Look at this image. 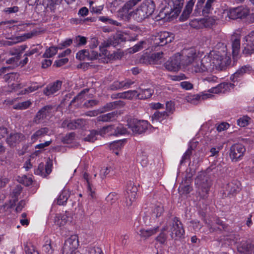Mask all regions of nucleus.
<instances>
[{
	"instance_id": "f257e3e1",
	"label": "nucleus",
	"mask_w": 254,
	"mask_h": 254,
	"mask_svg": "<svg viewBox=\"0 0 254 254\" xmlns=\"http://www.w3.org/2000/svg\"><path fill=\"white\" fill-rule=\"evenodd\" d=\"M225 64L223 56L220 52L213 51L201 59L198 57L188 70L193 73L211 72L215 69L222 70Z\"/></svg>"
},
{
	"instance_id": "f03ea898",
	"label": "nucleus",
	"mask_w": 254,
	"mask_h": 254,
	"mask_svg": "<svg viewBox=\"0 0 254 254\" xmlns=\"http://www.w3.org/2000/svg\"><path fill=\"white\" fill-rule=\"evenodd\" d=\"M155 9V4L153 0H144L133 11V17L137 21L141 22L151 16Z\"/></svg>"
},
{
	"instance_id": "7ed1b4c3",
	"label": "nucleus",
	"mask_w": 254,
	"mask_h": 254,
	"mask_svg": "<svg viewBox=\"0 0 254 254\" xmlns=\"http://www.w3.org/2000/svg\"><path fill=\"white\" fill-rule=\"evenodd\" d=\"M195 184L197 187V193L200 197L203 199L206 198L211 185L208 177L203 174H200L195 179Z\"/></svg>"
},
{
	"instance_id": "20e7f679",
	"label": "nucleus",
	"mask_w": 254,
	"mask_h": 254,
	"mask_svg": "<svg viewBox=\"0 0 254 254\" xmlns=\"http://www.w3.org/2000/svg\"><path fill=\"white\" fill-rule=\"evenodd\" d=\"M181 57L183 66L189 67L198 57L196 50L193 48L184 49L181 53H178Z\"/></svg>"
},
{
	"instance_id": "39448f33",
	"label": "nucleus",
	"mask_w": 254,
	"mask_h": 254,
	"mask_svg": "<svg viewBox=\"0 0 254 254\" xmlns=\"http://www.w3.org/2000/svg\"><path fill=\"white\" fill-rule=\"evenodd\" d=\"M79 241L77 235H71L64 242L62 250L63 254H71V253L77 251Z\"/></svg>"
},
{
	"instance_id": "423d86ee",
	"label": "nucleus",
	"mask_w": 254,
	"mask_h": 254,
	"mask_svg": "<svg viewBox=\"0 0 254 254\" xmlns=\"http://www.w3.org/2000/svg\"><path fill=\"white\" fill-rule=\"evenodd\" d=\"M127 126L133 133L141 134L148 128V123L146 121L133 119L128 123Z\"/></svg>"
},
{
	"instance_id": "0eeeda50",
	"label": "nucleus",
	"mask_w": 254,
	"mask_h": 254,
	"mask_svg": "<svg viewBox=\"0 0 254 254\" xmlns=\"http://www.w3.org/2000/svg\"><path fill=\"white\" fill-rule=\"evenodd\" d=\"M171 237L172 238L182 237L185 234L181 222L177 217H174L170 223Z\"/></svg>"
},
{
	"instance_id": "6e6552de",
	"label": "nucleus",
	"mask_w": 254,
	"mask_h": 254,
	"mask_svg": "<svg viewBox=\"0 0 254 254\" xmlns=\"http://www.w3.org/2000/svg\"><path fill=\"white\" fill-rule=\"evenodd\" d=\"M174 39L173 34L166 31L160 32L155 36L153 39V45L155 47L163 46L171 42Z\"/></svg>"
},
{
	"instance_id": "1a4fd4ad",
	"label": "nucleus",
	"mask_w": 254,
	"mask_h": 254,
	"mask_svg": "<svg viewBox=\"0 0 254 254\" xmlns=\"http://www.w3.org/2000/svg\"><path fill=\"white\" fill-rule=\"evenodd\" d=\"M19 74L17 73H7L4 76L5 82H7L8 86L10 88L9 91L17 90L21 88V84L19 83Z\"/></svg>"
},
{
	"instance_id": "9d476101",
	"label": "nucleus",
	"mask_w": 254,
	"mask_h": 254,
	"mask_svg": "<svg viewBox=\"0 0 254 254\" xmlns=\"http://www.w3.org/2000/svg\"><path fill=\"white\" fill-rule=\"evenodd\" d=\"M243 54L246 56L254 54V31L251 32L245 38Z\"/></svg>"
},
{
	"instance_id": "9b49d317",
	"label": "nucleus",
	"mask_w": 254,
	"mask_h": 254,
	"mask_svg": "<svg viewBox=\"0 0 254 254\" xmlns=\"http://www.w3.org/2000/svg\"><path fill=\"white\" fill-rule=\"evenodd\" d=\"M246 149L241 144H235L232 145L230 150V157L232 161L236 162L241 159L243 156Z\"/></svg>"
},
{
	"instance_id": "f8f14e48",
	"label": "nucleus",
	"mask_w": 254,
	"mask_h": 254,
	"mask_svg": "<svg viewBox=\"0 0 254 254\" xmlns=\"http://www.w3.org/2000/svg\"><path fill=\"white\" fill-rule=\"evenodd\" d=\"M182 66L181 57L178 53L174 55L165 63V68L170 71H176Z\"/></svg>"
},
{
	"instance_id": "ddd939ff",
	"label": "nucleus",
	"mask_w": 254,
	"mask_h": 254,
	"mask_svg": "<svg viewBox=\"0 0 254 254\" xmlns=\"http://www.w3.org/2000/svg\"><path fill=\"white\" fill-rule=\"evenodd\" d=\"M249 13V10L248 8L238 7L230 9L227 13V16L230 19H236L246 17Z\"/></svg>"
},
{
	"instance_id": "4468645a",
	"label": "nucleus",
	"mask_w": 254,
	"mask_h": 254,
	"mask_svg": "<svg viewBox=\"0 0 254 254\" xmlns=\"http://www.w3.org/2000/svg\"><path fill=\"white\" fill-rule=\"evenodd\" d=\"M98 54L97 52L83 49L76 53V59L80 61H92L97 59Z\"/></svg>"
},
{
	"instance_id": "2eb2a0df",
	"label": "nucleus",
	"mask_w": 254,
	"mask_h": 254,
	"mask_svg": "<svg viewBox=\"0 0 254 254\" xmlns=\"http://www.w3.org/2000/svg\"><path fill=\"white\" fill-rule=\"evenodd\" d=\"M73 219L71 213L65 212L64 214H57L55 218V223L60 226H64L70 224Z\"/></svg>"
},
{
	"instance_id": "dca6fc26",
	"label": "nucleus",
	"mask_w": 254,
	"mask_h": 254,
	"mask_svg": "<svg viewBox=\"0 0 254 254\" xmlns=\"http://www.w3.org/2000/svg\"><path fill=\"white\" fill-rule=\"evenodd\" d=\"M52 166V161L49 159L47 160L46 165H44L43 163L39 165L38 168L35 171V174L40 175L43 177H46L51 173Z\"/></svg>"
},
{
	"instance_id": "f3484780",
	"label": "nucleus",
	"mask_w": 254,
	"mask_h": 254,
	"mask_svg": "<svg viewBox=\"0 0 254 254\" xmlns=\"http://www.w3.org/2000/svg\"><path fill=\"white\" fill-rule=\"evenodd\" d=\"M53 109L52 106L48 105L43 107L36 114L34 118V122L36 124L42 123L43 121L49 115L51 110Z\"/></svg>"
},
{
	"instance_id": "a211bd4d",
	"label": "nucleus",
	"mask_w": 254,
	"mask_h": 254,
	"mask_svg": "<svg viewBox=\"0 0 254 254\" xmlns=\"http://www.w3.org/2000/svg\"><path fill=\"white\" fill-rule=\"evenodd\" d=\"M130 186H128L126 194V205L128 207L131 206L132 203L135 201L136 196L137 188L136 187H132L131 189H129Z\"/></svg>"
},
{
	"instance_id": "6ab92c4d",
	"label": "nucleus",
	"mask_w": 254,
	"mask_h": 254,
	"mask_svg": "<svg viewBox=\"0 0 254 254\" xmlns=\"http://www.w3.org/2000/svg\"><path fill=\"white\" fill-rule=\"evenodd\" d=\"M62 84V82L59 80L50 84L44 89L43 93L46 96H51L61 89Z\"/></svg>"
},
{
	"instance_id": "aec40b11",
	"label": "nucleus",
	"mask_w": 254,
	"mask_h": 254,
	"mask_svg": "<svg viewBox=\"0 0 254 254\" xmlns=\"http://www.w3.org/2000/svg\"><path fill=\"white\" fill-rule=\"evenodd\" d=\"M24 136L20 133H11L6 138V142L11 146H15L24 140Z\"/></svg>"
},
{
	"instance_id": "412c9836",
	"label": "nucleus",
	"mask_w": 254,
	"mask_h": 254,
	"mask_svg": "<svg viewBox=\"0 0 254 254\" xmlns=\"http://www.w3.org/2000/svg\"><path fill=\"white\" fill-rule=\"evenodd\" d=\"M134 83V81L130 79H126L122 81H115L111 86V89L113 90H117L121 88L127 89Z\"/></svg>"
},
{
	"instance_id": "4be33fe9",
	"label": "nucleus",
	"mask_w": 254,
	"mask_h": 254,
	"mask_svg": "<svg viewBox=\"0 0 254 254\" xmlns=\"http://www.w3.org/2000/svg\"><path fill=\"white\" fill-rule=\"evenodd\" d=\"M233 84L231 83H222L219 84L218 86L211 88L209 91L211 93H225L230 90V88L233 87Z\"/></svg>"
},
{
	"instance_id": "5701e85b",
	"label": "nucleus",
	"mask_w": 254,
	"mask_h": 254,
	"mask_svg": "<svg viewBox=\"0 0 254 254\" xmlns=\"http://www.w3.org/2000/svg\"><path fill=\"white\" fill-rule=\"evenodd\" d=\"M238 251L245 254H251L254 251V248L247 241H243L237 246Z\"/></svg>"
},
{
	"instance_id": "b1692460",
	"label": "nucleus",
	"mask_w": 254,
	"mask_h": 254,
	"mask_svg": "<svg viewBox=\"0 0 254 254\" xmlns=\"http://www.w3.org/2000/svg\"><path fill=\"white\" fill-rule=\"evenodd\" d=\"M118 117L117 112H113L98 116L96 120L98 122H111L116 119Z\"/></svg>"
},
{
	"instance_id": "393cba45",
	"label": "nucleus",
	"mask_w": 254,
	"mask_h": 254,
	"mask_svg": "<svg viewBox=\"0 0 254 254\" xmlns=\"http://www.w3.org/2000/svg\"><path fill=\"white\" fill-rule=\"evenodd\" d=\"M44 244L43 245L42 250L46 253L52 254L54 251L53 243L52 240L48 237L44 238Z\"/></svg>"
},
{
	"instance_id": "a878e982",
	"label": "nucleus",
	"mask_w": 254,
	"mask_h": 254,
	"mask_svg": "<svg viewBox=\"0 0 254 254\" xmlns=\"http://www.w3.org/2000/svg\"><path fill=\"white\" fill-rule=\"evenodd\" d=\"M140 91L138 92L137 95V97L139 99H146L150 98L153 93H154V90L151 88H147V89H141L140 88Z\"/></svg>"
},
{
	"instance_id": "bb28decb",
	"label": "nucleus",
	"mask_w": 254,
	"mask_h": 254,
	"mask_svg": "<svg viewBox=\"0 0 254 254\" xmlns=\"http://www.w3.org/2000/svg\"><path fill=\"white\" fill-rule=\"evenodd\" d=\"M251 69L252 67L249 65H244L242 66L231 76L232 80L234 81L237 80L238 77L243 75L244 74L249 72Z\"/></svg>"
},
{
	"instance_id": "cd10ccee",
	"label": "nucleus",
	"mask_w": 254,
	"mask_h": 254,
	"mask_svg": "<svg viewBox=\"0 0 254 254\" xmlns=\"http://www.w3.org/2000/svg\"><path fill=\"white\" fill-rule=\"evenodd\" d=\"M63 0H45L43 4L46 9H49L51 11H54L57 5L60 4Z\"/></svg>"
},
{
	"instance_id": "c85d7f7f",
	"label": "nucleus",
	"mask_w": 254,
	"mask_h": 254,
	"mask_svg": "<svg viewBox=\"0 0 254 254\" xmlns=\"http://www.w3.org/2000/svg\"><path fill=\"white\" fill-rule=\"evenodd\" d=\"M32 103L30 100H27L16 103L13 106V108L15 110H24L29 108L32 105Z\"/></svg>"
},
{
	"instance_id": "c756f323",
	"label": "nucleus",
	"mask_w": 254,
	"mask_h": 254,
	"mask_svg": "<svg viewBox=\"0 0 254 254\" xmlns=\"http://www.w3.org/2000/svg\"><path fill=\"white\" fill-rule=\"evenodd\" d=\"M138 92L136 90H128L123 93H119L118 96L120 98L132 99L134 97H137Z\"/></svg>"
},
{
	"instance_id": "7c9ffc66",
	"label": "nucleus",
	"mask_w": 254,
	"mask_h": 254,
	"mask_svg": "<svg viewBox=\"0 0 254 254\" xmlns=\"http://www.w3.org/2000/svg\"><path fill=\"white\" fill-rule=\"evenodd\" d=\"M69 197V191L66 190H63L58 198V204L59 205H64L66 202Z\"/></svg>"
},
{
	"instance_id": "2f4dec72",
	"label": "nucleus",
	"mask_w": 254,
	"mask_h": 254,
	"mask_svg": "<svg viewBox=\"0 0 254 254\" xmlns=\"http://www.w3.org/2000/svg\"><path fill=\"white\" fill-rule=\"evenodd\" d=\"M137 160L143 167L146 166L148 163L147 153L143 151L138 152L137 155Z\"/></svg>"
},
{
	"instance_id": "473e14b6",
	"label": "nucleus",
	"mask_w": 254,
	"mask_h": 254,
	"mask_svg": "<svg viewBox=\"0 0 254 254\" xmlns=\"http://www.w3.org/2000/svg\"><path fill=\"white\" fill-rule=\"evenodd\" d=\"M49 129L47 127L42 128L37 130L32 136L31 140L32 142L36 141L39 137L45 135L48 132Z\"/></svg>"
},
{
	"instance_id": "72a5a7b5",
	"label": "nucleus",
	"mask_w": 254,
	"mask_h": 254,
	"mask_svg": "<svg viewBox=\"0 0 254 254\" xmlns=\"http://www.w3.org/2000/svg\"><path fill=\"white\" fill-rule=\"evenodd\" d=\"M232 47L233 57H236L238 55L240 49V39L239 38L233 39Z\"/></svg>"
},
{
	"instance_id": "f704fd0d",
	"label": "nucleus",
	"mask_w": 254,
	"mask_h": 254,
	"mask_svg": "<svg viewBox=\"0 0 254 254\" xmlns=\"http://www.w3.org/2000/svg\"><path fill=\"white\" fill-rule=\"evenodd\" d=\"M215 1V0H207L202 10V13L203 15L206 16L211 12L213 9V3Z\"/></svg>"
},
{
	"instance_id": "c9c22d12",
	"label": "nucleus",
	"mask_w": 254,
	"mask_h": 254,
	"mask_svg": "<svg viewBox=\"0 0 254 254\" xmlns=\"http://www.w3.org/2000/svg\"><path fill=\"white\" fill-rule=\"evenodd\" d=\"M152 216L157 218L162 215L164 212L163 206L161 204L154 206L152 208Z\"/></svg>"
},
{
	"instance_id": "e433bc0d",
	"label": "nucleus",
	"mask_w": 254,
	"mask_h": 254,
	"mask_svg": "<svg viewBox=\"0 0 254 254\" xmlns=\"http://www.w3.org/2000/svg\"><path fill=\"white\" fill-rule=\"evenodd\" d=\"M239 185L235 184L234 182H231L227 184L226 190L228 194H234L239 190Z\"/></svg>"
},
{
	"instance_id": "4c0bfd02",
	"label": "nucleus",
	"mask_w": 254,
	"mask_h": 254,
	"mask_svg": "<svg viewBox=\"0 0 254 254\" xmlns=\"http://www.w3.org/2000/svg\"><path fill=\"white\" fill-rule=\"evenodd\" d=\"M141 0H129L126 2L123 6V10L129 12V10L131 9L135 5H136Z\"/></svg>"
},
{
	"instance_id": "58836bf2",
	"label": "nucleus",
	"mask_w": 254,
	"mask_h": 254,
	"mask_svg": "<svg viewBox=\"0 0 254 254\" xmlns=\"http://www.w3.org/2000/svg\"><path fill=\"white\" fill-rule=\"evenodd\" d=\"M131 16H133V11L128 12L125 10H123V7L118 11V17L121 19L128 20Z\"/></svg>"
},
{
	"instance_id": "ea45409f",
	"label": "nucleus",
	"mask_w": 254,
	"mask_h": 254,
	"mask_svg": "<svg viewBox=\"0 0 254 254\" xmlns=\"http://www.w3.org/2000/svg\"><path fill=\"white\" fill-rule=\"evenodd\" d=\"M158 227L149 230L141 229L140 231V235L141 237L146 238L155 234L158 231Z\"/></svg>"
},
{
	"instance_id": "a19ab883",
	"label": "nucleus",
	"mask_w": 254,
	"mask_h": 254,
	"mask_svg": "<svg viewBox=\"0 0 254 254\" xmlns=\"http://www.w3.org/2000/svg\"><path fill=\"white\" fill-rule=\"evenodd\" d=\"M99 20L103 22H104V23H106L107 24H111V25H113L121 26L122 25L121 23L118 22L116 20H115L111 18H110L108 16H100L99 17Z\"/></svg>"
},
{
	"instance_id": "79ce46f5",
	"label": "nucleus",
	"mask_w": 254,
	"mask_h": 254,
	"mask_svg": "<svg viewBox=\"0 0 254 254\" xmlns=\"http://www.w3.org/2000/svg\"><path fill=\"white\" fill-rule=\"evenodd\" d=\"M169 114L166 111L159 112L156 111L153 115V118L159 122L166 119Z\"/></svg>"
},
{
	"instance_id": "37998d69",
	"label": "nucleus",
	"mask_w": 254,
	"mask_h": 254,
	"mask_svg": "<svg viewBox=\"0 0 254 254\" xmlns=\"http://www.w3.org/2000/svg\"><path fill=\"white\" fill-rule=\"evenodd\" d=\"M58 47H50L47 49L43 55L44 58H51L55 55L58 51Z\"/></svg>"
},
{
	"instance_id": "c03bdc74",
	"label": "nucleus",
	"mask_w": 254,
	"mask_h": 254,
	"mask_svg": "<svg viewBox=\"0 0 254 254\" xmlns=\"http://www.w3.org/2000/svg\"><path fill=\"white\" fill-rule=\"evenodd\" d=\"M113 130H114V132H111V134H113V135L124 134L127 132L126 128L124 127L122 125H119L116 128L114 127Z\"/></svg>"
},
{
	"instance_id": "a18cd8bd",
	"label": "nucleus",
	"mask_w": 254,
	"mask_h": 254,
	"mask_svg": "<svg viewBox=\"0 0 254 254\" xmlns=\"http://www.w3.org/2000/svg\"><path fill=\"white\" fill-rule=\"evenodd\" d=\"M114 126L111 125L107 127H104L101 128L100 130L98 131V134L101 136H104L106 133H109L110 135H112L111 132H114L113 129Z\"/></svg>"
},
{
	"instance_id": "49530a36",
	"label": "nucleus",
	"mask_w": 254,
	"mask_h": 254,
	"mask_svg": "<svg viewBox=\"0 0 254 254\" xmlns=\"http://www.w3.org/2000/svg\"><path fill=\"white\" fill-rule=\"evenodd\" d=\"M42 48L43 47L41 45H37L36 46H33L30 50L25 54L24 56L27 57L30 56L35 54H40V50H41Z\"/></svg>"
},
{
	"instance_id": "de8ad7c7",
	"label": "nucleus",
	"mask_w": 254,
	"mask_h": 254,
	"mask_svg": "<svg viewBox=\"0 0 254 254\" xmlns=\"http://www.w3.org/2000/svg\"><path fill=\"white\" fill-rule=\"evenodd\" d=\"M190 25L191 27L196 29L202 28L203 25L202 21V18L194 19L191 20L190 22Z\"/></svg>"
},
{
	"instance_id": "09e8293b",
	"label": "nucleus",
	"mask_w": 254,
	"mask_h": 254,
	"mask_svg": "<svg viewBox=\"0 0 254 254\" xmlns=\"http://www.w3.org/2000/svg\"><path fill=\"white\" fill-rule=\"evenodd\" d=\"M203 28L209 27L213 25L215 22V19L211 17L202 18Z\"/></svg>"
},
{
	"instance_id": "8fccbe9b",
	"label": "nucleus",
	"mask_w": 254,
	"mask_h": 254,
	"mask_svg": "<svg viewBox=\"0 0 254 254\" xmlns=\"http://www.w3.org/2000/svg\"><path fill=\"white\" fill-rule=\"evenodd\" d=\"M250 118L246 116L240 118L237 120V124L241 127H245L249 125Z\"/></svg>"
},
{
	"instance_id": "3c124183",
	"label": "nucleus",
	"mask_w": 254,
	"mask_h": 254,
	"mask_svg": "<svg viewBox=\"0 0 254 254\" xmlns=\"http://www.w3.org/2000/svg\"><path fill=\"white\" fill-rule=\"evenodd\" d=\"M98 134V131L92 130L90 131V133L84 139L85 141L94 142L97 139L96 135Z\"/></svg>"
},
{
	"instance_id": "603ef678",
	"label": "nucleus",
	"mask_w": 254,
	"mask_h": 254,
	"mask_svg": "<svg viewBox=\"0 0 254 254\" xmlns=\"http://www.w3.org/2000/svg\"><path fill=\"white\" fill-rule=\"evenodd\" d=\"M201 97L198 95H190L187 97V100L188 102L194 105L198 104Z\"/></svg>"
},
{
	"instance_id": "864d4df0",
	"label": "nucleus",
	"mask_w": 254,
	"mask_h": 254,
	"mask_svg": "<svg viewBox=\"0 0 254 254\" xmlns=\"http://www.w3.org/2000/svg\"><path fill=\"white\" fill-rule=\"evenodd\" d=\"M116 46L122 42L125 41L126 39L122 33H117L112 38Z\"/></svg>"
},
{
	"instance_id": "5fc2aeb1",
	"label": "nucleus",
	"mask_w": 254,
	"mask_h": 254,
	"mask_svg": "<svg viewBox=\"0 0 254 254\" xmlns=\"http://www.w3.org/2000/svg\"><path fill=\"white\" fill-rule=\"evenodd\" d=\"M74 123L75 120L70 122L68 121H64L62 123V126L63 127H67L70 129H76L77 128L76 125H75Z\"/></svg>"
},
{
	"instance_id": "6e6d98bb",
	"label": "nucleus",
	"mask_w": 254,
	"mask_h": 254,
	"mask_svg": "<svg viewBox=\"0 0 254 254\" xmlns=\"http://www.w3.org/2000/svg\"><path fill=\"white\" fill-rule=\"evenodd\" d=\"M86 254H103L102 251L98 247H90L86 250Z\"/></svg>"
},
{
	"instance_id": "4d7b16f0",
	"label": "nucleus",
	"mask_w": 254,
	"mask_h": 254,
	"mask_svg": "<svg viewBox=\"0 0 254 254\" xmlns=\"http://www.w3.org/2000/svg\"><path fill=\"white\" fill-rule=\"evenodd\" d=\"M163 55V53L162 52L153 54L150 57V61L152 62L153 63H156L162 59Z\"/></svg>"
},
{
	"instance_id": "13d9d810",
	"label": "nucleus",
	"mask_w": 254,
	"mask_h": 254,
	"mask_svg": "<svg viewBox=\"0 0 254 254\" xmlns=\"http://www.w3.org/2000/svg\"><path fill=\"white\" fill-rule=\"evenodd\" d=\"M122 143L123 142L121 140L114 141L110 144V149H112L113 151L118 150L121 148Z\"/></svg>"
},
{
	"instance_id": "bf43d9fd",
	"label": "nucleus",
	"mask_w": 254,
	"mask_h": 254,
	"mask_svg": "<svg viewBox=\"0 0 254 254\" xmlns=\"http://www.w3.org/2000/svg\"><path fill=\"white\" fill-rule=\"evenodd\" d=\"M192 148L191 146H190L184 154L182 160H181V164H182L183 162H185L187 160L190 159L191 154H192Z\"/></svg>"
},
{
	"instance_id": "052dcab7",
	"label": "nucleus",
	"mask_w": 254,
	"mask_h": 254,
	"mask_svg": "<svg viewBox=\"0 0 254 254\" xmlns=\"http://www.w3.org/2000/svg\"><path fill=\"white\" fill-rule=\"evenodd\" d=\"M25 251L26 254H39L38 252L35 250V247L32 245H25Z\"/></svg>"
},
{
	"instance_id": "680f3d73",
	"label": "nucleus",
	"mask_w": 254,
	"mask_h": 254,
	"mask_svg": "<svg viewBox=\"0 0 254 254\" xmlns=\"http://www.w3.org/2000/svg\"><path fill=\"white\" fill-rule=\"evenodd\" d=\"M75 133L74 132L69 133L66 134L63 138V141L65 143H69L74 138Z\"/></svg>"
},
{
	"instance_id": "e2e57ef3",
	"label": "nucleus",
	"mask_w": 254,
	"mask_h": 254,
	"mask_svg": "<svg viewBox=\"0 0 254 254\" xmlns=\"http://www.w3.org/2000/svg\"><path fill=\"white\" fill-rule=\"evenodd\" d=\"M144 43L145 42L143 41L139 42L130 49V52L135 53L140 51L143 48V45Z\"/></svg>"
},
{
	"instance_id": "0e129e2a",
	"label": "nucleus",
	"mask_w": 254,
	"mask_h": 254,
	"mask_svg": "<svg viewBox=\"0 0 254 254\" xmlns=\"http://www.w3.org/2000/svg\"><path fill=\"white\" fill-rule=\"evenodd\" d=\"M112 168L111 167H103L100 170V176L101 178H103L105 177L112 170Z\"/></svg>"
},
{
	"instance_id": "69168bd1",
	"label": "nucleus",
	"mask_w": 254,
	"mask_h": 254,
	"mask_svg": "<svg viewBox=\"0 0 254 254\" xmlns=\"http://www.w3.org/2000/svg\"><path fill=\"white\" fill-rule=\"evenodd\" d=\"M218 78L214 75H209L207 77L202 78L203 82H207L210 83H213L218 82Z\"/></svg>"
},
{
	"instance_id": "338daca9",
	"label": "nucleus",
	"mask_w": 254,
	"mask_h": 254,
	"mask_svg": "<svg viewBox=\"0 0 254 254\" xmlns=\"http://www.w3.org/2000/svg\"><path fill=\"white\" fill-rule=\"evenodd\" d=\"M230 127V125L228 123L223 122L217 126V130L219 131H222L225 130H226L228 129Z\"/></svg>"
},
{
	"instance_id": "774afa93",
	"label": "nucleus",
	"mask_w": 254,
	"mask_h": 254,
	"mask_svg": "<svg viewBox=\"0 0 254 254\" xmlns=\"http://www.w3.org/2000/svg\"><path fill=\"white\" fill-rule=\"evenodd\" d=\"M32 179L30 177L24 176L22 178V183L26 186H29L31 185L32 183Z\"/></svg>"
}]
</instances>
